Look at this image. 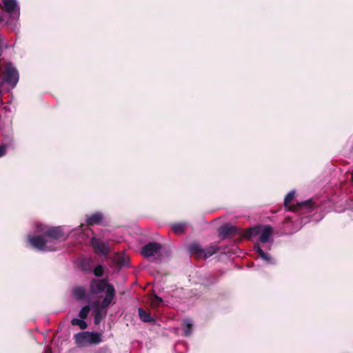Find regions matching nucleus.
I'll list each match as a JSON object with an SVG mask.
<instances>
[{
  "mask_svg": "<svg viewBox=\"0 0 353 353\" xmlns=\"http://www.w3.org/2000/svg\"><path fill=\"white\" fill-rule=\"evenodd\" d=\"M188 252L196 259H206L216 254L219 248L215 245H211L203 248L199 243L194 242L188 247Z\"/></svg>",
  "mask_w": 353,
  "mask_h": 353,
  "instance_id": "f257e3e1",
  "label": "nucleus"
},
{
  "mask_svg": "<svg viewBox=\"0 0 353 353\" xmlns=\"http://www.w3.org/2000/svg\"><path fill=\"white\" fill-rule=\"evenodd\" d=\"M76 343L79 346L97 345L102 341V334L94 332H81L74 335Z\"/></svg>",
  "mask_w": 353,
  "mask_h": 353,
  "instance_id": "f03ea898",
  "label": "nucleus"
},
{
  "mask_svg": "<svg viewBox=\"0 0 353 353\" xmlns=\"http://www.w3.org/2000/svg\"><path fill=\"white\" fill-rule=\"evenodd\" d=\"M37 232H43L46 238H50L56 241H65L68 235L65 234L61 226L49 227L43 228L40 224L37 225Z\"/></svg>",
  "mask_w": 353,
  "mask_h": 353,
  "instance_id": "7ed1b4c3",
  "label": "nucleus"
},
{
  "mask_svg": "<svg viewBox=\"0 0 353 353\" xmlns=\"http://www.w3.org/2000/svg\"><path fill=\"white\" fill-rule=\"evenodd\" d=\"M19 79L18 70L11 64H8L2 74V82L15 87Z\"/></svg>",
  "mask_w": 353,
  "mask_h": 353,
  "instance_id": "20e7f679",
  "label": "nucleus"
},
{
  "mask_svg": "<svg viewBox=\"0 0 353 353\" xmlns=\"http://www.w3.org/2000/svg\"><path fill=\"white\" fill-rule=\"evenodd\" d=\"M28 241L33 248H35L38 250H40V251L54 250L53 249H50L47 245L48 240L46 239L43 233L42 235L28 236Z\"/></svg>",
  "mask_w": 353,
  "mask_h": 353,
  "instance_id": "39448f33",
  "label": "nucleus"
},
{
  "mask_svg": "<svg viewBox=\"0 0 353 353\" xmlns=\"http://www.w3.org/2000/svg\"><path fill=\"white\" fill-rule=\"evenodd\" d=\"M90 245L94 252L98 255L107 256L109 254L108 243H105L96 236H92L90 239Z\"/></svg>",
  "mask_w": 353,
  "mask_h": 353,
  "instance_id": "423d86ee",
  "label": "nucleus"
},
{
  "mask_svg": "<svg viewBox=\"0 0 353 353\" xmlns=\"http://www.w3.org/2000/svg\"><path fill=\"white\" fill-rule=\"evenodd\" d=\"M218 232L222 239H225L236 236L239 234V229L234 225L226 223L219 229Z\"/></svg>",
  "mask_w": 353,
  "mask_h": 353,
  "instance_id": "0eeeda50",
  "label": "nucleus"
},
{
  "mask_svg": "<svg viewBox=\"0 0 353 353\" xmlns=\"http://www.w3.org/2000/svg\"><path fill=\"white\" fill-rule=\"evenodd\" d=\"M161 249V245L157 242H150L144 245L141 250V254L144 257L154 256Z\"/></svg>",
  "mask_w": 353,
  "mask_h": 353,
  "instance_id": "6e6552de",
  "label": "nucleus"
},
{
  "mask_svg": "<svg viewBox=\"0 0 353 353\" xmlns=\"http://www.w3.org/2000/svg\"><path fill=\"white\" fill-rule=\"evenodd\" d=\"M5 11L8 12L13 20L18 19L19 12L17 10V3L16 0H3Z\"/></svg>",
  "mask_w": 353,
  "mask_h": 353,
  "instance_id": "1a4fd4ad",
  "label": "nucleus"
},
{
  "mask_svg": "<svg viewBox=\"0 0 353 353\" xmlns=\"http://www.w3.org/2000/svg\"><path fill=\"white\" fill-rule=\"evenodd\" d=\"M109 285H112L108 283L105 279H101L99 281L93 279L90 283V291L93 294H99L105 290H107V289L109 288Z\"/></svg>",
  "mask_w": 353,
  "mask_h": 353,
  "instance_id": "9d476101",
  "label": "nucleus"
},
{
  "mask_svg": "<svg viewBox=\"0 0 353 353\" xmlns=\"http://www.w3.org/2000/svg\"><path fill=\"white\" fill-rule=\"evenodd\" d=\"M104 219V215L101 212H96L85 216V223L88 226L101 225Z\"/></svg>",
  "mask_w": 353,
  "mask_h": 353,
  "instance_id": "9b49d317",
  "label": "nucleus"
},
{
  "mask_svg": "<svg viewBox=\"0 0 353 353\" xmlns=\"http://www.w3.org/2000/svg\"><path fill=\"white\" fill-rule=\"evenodd\" d=\"M314 208V205L312 199H308L302 202H298L296 205H292L289 208L290 211L295 212L301 209H306L307 212H311Z\"/></svg>",
  "mask_w": 353,
  "mask_h": 353,
  "instance_id": "f8f14e48",
  "label": "nucleus"
},
{
  "mask_svg": "<svg viewBox=\"0 0 353 353\" xmlns=\"http://www.w3.org/2000/svg\"><path fill=\"white\" fill-rule=\"evenodd\" d=\"M115 296V290L113 285H109V288L105 292V296L102 301L101 307L107 308L111 304Z\"/></svg>",
  "mask_w": 353,
  "mask_h": 353,
  "instance_id": "ddd939ff",
  "label": "nucleus"
},
{
  "mask_svg": "<svg viewBox=\"0 0 353 353\" xmlns=\"http://www.w3.org/2000/svg\"><path fill=\"white\" fill-rule=\"evenodd\" d=\"M272 227L270 225L265 226L260 234V236H259L260 241L263 243H265L268 242V241L272 235Z\"/></svg>",
  "mask_w": 353,
  "mask_h": 353,
  "instance_id": "4468645a",
  "label": "nucleus"
},
{
  "mask_svg": "<svg viewBox=\"0 0 353 353\" xmlns=\"http://www.w3.org/2000/svg\"><path fill=\"white\" fill-rule=\"evenodd\" d=\"M139 316L140 319L145 323H154L155 319L152 317L150 313L145 311L143 308L138 309Z\"/></svg>",
  "mask_w": 353,
  "mask_h": 353,
  "instance_id": "2eb2a0df",
  "label": "nucleus"
},
{
  "mask_svg": "<svg viewBox=\"0 0 353 353\" xmlns=\"http://www.w3.org/2000/svg\"><path fill=\"white\" fill-rule=\"evenodd\" d=\"M193 323L189 319H185L183 322V334L185 336H190L192 333Z\"/></svg>",
  "mask_w": 353,
  "mask_h": 353,
  "instance_id": "dca6fc26",
  "label": "nucleus"
},
{
  "mask_svg": "<svg viewBox=\"0 0 353 353\" xmlns=\"http://www.w3.org/2000/svg\"><path fill=\"white\" fill-rule=\"evenodd\" d=\"M72 294L77 300H83L85 298V290L81 286H75L72 289Z\"/></svg>",
  "mask_w": 353,
  "mask_h": 353,
  "instance_id": "f3484780",
  "label": "nucleus"
},
{
  "mask_svg": "<svg viewBox=\"0 0 353 353\" xmlns=\"http://www.w3.org/2000/svg\"><path fill=\"white\" fill-rule=\"evenodd\" d=\"M254 249L259 254L261 259H263L264 261H267L269 263H273L272 259L270 256V255L265 253L258 244L254 245Z\"/></svg>",
  "mask_w": 353,
  "mask_h": 353,
  "instance_id": "a211bd4d",
  "label": "nucleus"
},
{
  "mask_svg": "<svg viewBox=\"0 0 353 353\" xmlns=\"http://www.w3.org/2000/svg\"><path fill=\"white\" fill-rule=\"evenodd\" d=\"M172 231L177 234H183L185 230V224L183 223H176L172 225Z\"/></svg>",
  "mask_w": 353,
  "mask_h": 353,
  "instance_id": "6ab92c4d",
  "label": "nucleus"
},
{
  "mask_svg": "<svg viewBox=\"0 0 353 353\" xmlns=\"http://www.w3.org/2000/svg\"><path fill=\"white\" fill-rule=\"evenodd\" d=\"M259 233V228L254 227L248 229L244 234V237L246 239H250L252 236L257 235Z\"/></svg>",
  "mask_w": 353,
  "mask_h": 353,
  "instance_id": "aec40b11",
  "label": "nucleus"
},
{
  "mask_svg": "<svg viewBox=\"0 0 353 353\" xmlns=\"http://www.w3.org/2000/svg\"><path fill=\"white\" fill-rule=\"evenodd\" d=\"M71 324L72 325H77L79 326L81 330H85L87 327V323L85 321H83V319H72L71 321Z\"/></svg>",
  "mask_w": 353,
  "mask_h": 353,
  "instance_id": "412c9836",
  "label": "nucleus"
},
{
  "mask_svg": "<svg viewBox=\"0 0 353 353\" xmlns=\"http://www.w3.org/2000/svg\"><path fill=\"white\" fill-rule=\"evenodd\" d=\"M92 260L90 259H83L81 261V269L83 271H90V263Z\"/></svg>",
  "mask_w": 353,
  "mask_h": 353,
  "instance_id": "4be33fe9",
  "label": "nucleus"
},
{
  "mask_svg": "<svg viewBox=\"0 0 353 353\" xmlns=\"http://www.w3.org/2000/svg\"><path fill=\"white\" fill-rule=\"evenodd\" d=\"M295 196V192L294 191H291L288 193V194L285 196L284 199V205L286 208H290L291 205H290V203L292 201Z\"/></svg>",
  "mask_w": 353,
  "mask_h": 353,
  "instance_id": "5701e85b",
  "label": "nucleus"
},
{
  "mask_svg": "<svg viewBox=\"0 0 353 353\" xmlns=\"http://www.w3.org/2000/svg\"><path fill=\"white\" fill-rule=\"evenodd\" d=\"M90 307L89 305L83 306L79 312V316L82 319H85L88 317Z\"/></svg>",
  "mask_w": 353,
  "mask_h": 353,
  "instance_id": "b1692460",
  "label": "nucleus"
},
{
  "mask_svg": "<svg viewBox=\"0 0 353 353\" xmlns=\"http://www.w3.org/2000/svg\"><path fill=\"white\" fill-rule=\"evenodd\" d=\"M93 272L96 276H101L104 273V268L101 265H98L94 268Z\"/></svg>",
  "mask_w": 353,
  "mask_h": 353,
  "instance_id": "393cba45",
  "label": "nucleus"
},
{
  "mask_svg": "<svg viewBox=\"0 0 353 353\" xmlns=\"http://www.w3.org/2000/svg\"><path fill=\"white\" fill-rule=\"evenodd\" d=\"M162 302L163 300L161 297L154 295L152 300L151 305L152 307H158Z\"/></svg>",
  "mask_w": 353,
  "mask_h": 353,
  "instance_id": "a878e982",
  "label": "nucleus"
},
{
  "mask_svg": "<svg viewBox=\"0 0 353 353\" xmlns=\"http://www.w3.org/2000/svg\"><path fill=\"white\" fill-rule=\"evenodd\" d=\"M103 316L99 309H97L94 312V323L98 324L103 319Z\"/></svg>",
  "mask_w": 353,
  "mask_h": 353,
  "instance_id": "bb28decb",
  "label": "nucleus"
},
{
  "mask_svg": "<svg viewBox=\"0 0 353 353\" xmlns=\"http://www.w3.org/2000/svg\"><path fill=\"white\" fill-rule=\"evenodd\" d=\"M6 152V146L5 145H0V157L5 155Z\"/></svg>",
  "mask_w": 353,
  "mask_h": 353,
  "instance_id": "cd10ccee",
  "label": "nucleus"
},
{
  "mask_svg": "<svg viewBox=\"0 0 353 353\" xmlns=\"http://www.w3.org/2000/svg\"><path fill=\"white\" fill-rule=\"evenodd\" d=\"M3 21V17H0V23H1Z\"/></svg>",
  "mask_w": 353,
  "mask_h": 353,
  "instance_id": "c85d7f7f",
  "label": "nucleus"
},
{
  "mask_svg": "<svg viewBox=\"0 0 353 353\" xmlns=\"http://www.w3.org/2000/svg\"><path fill=\"white\" fill-rule=\"evenodd\" d=\"M46 353H52V352H51V349H50V348H49V349H48V351Z\"/></svg>",
  "mask_w": 353,
  "mask_h": 353,
  "instance_id": "c756f323",
  "label": "nucleus"
},
{
  "mask_svg": "<svg viewBox=\"0 0 353 353\" xmlns=\"http://www.w3.org/2000/svg\"><path fill=\"white\" fill-rule=\"evenodd\" d=\"M351 175H352V181L353 182V171L352 172Z\"/></svg>",
  "mask_w": 353,
  "mask_h": 353,
  "instance_id": "7c9ffc66",
  "label": "nucleus"
}]
</instances>
